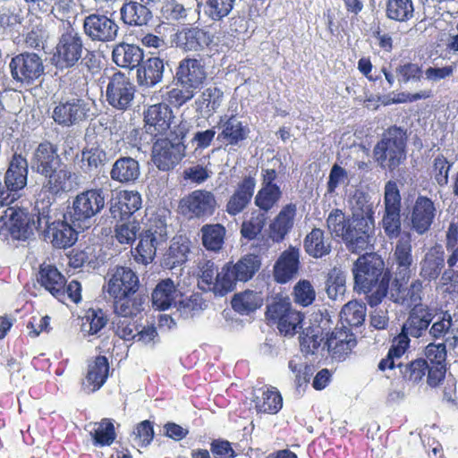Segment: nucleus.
I'll use <instances>...</instances> for the list:
<instances>
[{"mask_svg":"<svg viewBox=\"0 0 458 458\" xmlns=\"http://www.w3.org/2000/svg\"><path fill=\"white\" fill-rule=\"evenodd\" d=\"M35 172L44 177L42 190L53 197L71 191L76 175L62 162L58 148L49 140L40 142L32 158Z\"/></svg>","mask_w":458,"mask_h":458,"instance_id":"1","label":"nucleus"},{"mask_svg":"<svg viewBox=\"0 0 458 458\" xmlns=\"http://www.w3.org/2000/svg\"><path fill=\"white\" fill-rule=\"evenodd\" d=\"M354 289L366 295L370 307H376L386 296L391 275L385 271V262L376 253L360 255L352 267Z\"/></svg>","mask_w":458,"mask_h":458,"instance_id":"2","label":"nucleus"},{"mask_svg":"<svg viewBox=\"0 0 458 458\" xmlns=\"http://www.w3.org/2000/svg\"><path fill=\"white\" fill-rule=\"evenodd\" d=\"M208 78L202 58L187 56L182 59L174 75V86L166 87L162 95L174 107L180 108L190 102L203 87Z\"/></svg>","mask_w":458,"mask_h":458,"instance_id":"3","label":"nucleus"},{"mask_svg":"<svg viewBox=\"0 0 458 458\" xmlns=\"http://www.w3.org/2000/svg\"><path fill=\"white\" fill-rule=\"evenodd\" d=\"M327 225L331 233L342 239L352 253L360 254L372 245L375 222L346 217L341 209L335 208L327 216Z\"/></svg>","mask_w":458,"mask_h":458,"instance_id":"4","label":"nucleus"},{"mask_svg":"<svg viewBox=\"0 0 458 458\" xmlns=\"http://www.w3.org/2000/svg\"><path fill=\"white\" fill-rule=\"evenodd\" d=\"M172 105L164 99V102L149 105L143 111V123L145 131L155 138L169 135L174 141L183 140L189 128L185 120H181L172 127L175 115Z\"/></svg>","mask_w":458,"mask_h":458,"instance_id":"5","label":"nucleus"},{"mask_svg":"<svg viewBox=\"0 0 458 458\" xmlns=\"http://www.w3.org/2000/svg\"><path fill=\"white\" fill-rule=\"evenodd\" d=\"M372 153L374 161L380 168L395 171L407 157L406 131L397 125L389 126L374 146Z\"/></svg>","mask_w":458,"mask_h":458,"instance_id":"6","label":"nucleus"},{"mask_svg":"<svg viewBox=\"0 0 458 458\" xmlns=\"http://www.w3.org/2000/svg\"><path fill=\"white\" fill-rule=\"evenodd\" d=\"M84 50L81 34L68 22L53 49L51 64L59 71L73 69L81 60Z\"/></svg>","mask_w":458,"mask_h":458,"instance_id":"7","label":"nucleus"},{"mask_svg":"<svg viewBox=\"0 0 458 458\" xmlns=\"http://www.w3.org/2000/svg\"><path fill=\"white\" fill-rule=\"evenodd\" d=\"M167 239L166 225L161 219L150 221L148 226L139 233V242L131 250L134 260L139 264L151 263L158 245Z\"/></svg>","mask_w":458,"mask_h":458,"instance_id":"8","label":"nucleus"},{"mask_svg":"<svg viewBox=\"0 0 458 458\" xmlns=\"http://www.w3.org/2000/svg\"><path fill=\"white\" fill-rule=\"evenodd\" d=\"M261 266L260 259L255 254H246L235 263L228 261L222 267V285L224 291L233 292L237 282L246 283L252 279Z\"/></svg>","mask_w":458,"mask_h":458,"instance_id":"9","label":"nucleus"},{"mask_svg":"<svg viewBox=\"0 0 458 458\" xmlns=\"http://www.w3.org/2000/svg\"><path fill=\"white\" fill-rule=\"evenodd\" d=\"M266 318L270 324L276 325L279 333L293 336L303 320V314L293 309L285 300H278L267 305Z\"/></svg>","mask_w":458,"mask_h":458,"instance_id":"10","label":"nucleus"},{"mask_svg":"<svg viewBox=\"0 0 458 458\" xmlns=\"http://www.w3.org/2000/svg\"><path fill=\"white\" fill-rule=\"evenodd\" d=\"M401 200L402 198L397 183L394 181H388L385 185V213L382 219V226L389 239L400 238L402 235Z\"/></svg>","mask_w":458,"mask_h":458,"instance_id":"11","label":"nucleus"},{"mask_svg":"<svg viewBox=\"0 0 458 458\" xmlns=\"http://www.w3.org/2000/svg\"><path fill=\"white\" fill-rule=\"evenodd\" d=\"M9 69L13 80L21 85H32L44 72L41 57L35 53L24 52L14 55Z\"/></svg>","mask_w":458,"mask_h":458,"instance_id":"12","label":"nucleus"},{"mask_svg":"<svg viewBox=\"0 0 458 458\" xmlns=\"http://www.w3.org/2000/svg\"><path fill=\"white\" fill-rule=\"evenodd\" d=\"M105 207V195L100 188L85 190L79 193L72 201L70 212L71 219L81 226L80 223L87 222Z\"/></svg>","mask_w":458,"mask_h":458,"instance_id":"13","label":"nucleus"},{"mask_svg":"<svg viewBox=\"0 0 458 458\" xmlns=\"http://www.w3.org/2000/svg\"><path fill=\"white\" fill-rule=\"evenodd\" d=\"M256 184V172L244 174L234 184L225 206V211L230 216H239L250 207L254 197Z\"/></svg>","mask_w":458,"mask_h":458,"instance_id":"14","label":"nucleus"},{"mask_svg":"<svg viewBox=\"0 0 458 458\" xmlns=\"http://www.w3.org/2000/svg\"><path fill=\"white\" fill-rule=\"evenodd\" d=\"M135 85L122 72H114L106 86V101L114 108L120 111L128 110L134 99Z\"/></svg>","mask_w":458,"mask_h":458,"instance_id":"15","label":"nucleus"},{"mask_svg":"<svg viewBox=\"0 0 458 458\" xmlns=\"http://www.w3.org/2000/svg\"><path fill=\"white\" fill-rule=\"evenodd\" d=\"M156 139L152 149L154 164L161 171L174 169L185 156V145L182 140L173 142L174 140L165 136Z\"/></svg>","mask_w":458,"mask_h":458,"instance_id":"16","label":"nucleus"},{"mask_svg":"<svg viewBox=\"0 0 458 458\" xmlns=\"http://www.w3.org/2000/svg\"><path fill=\"white\" fill-rule=\"evenodd\" d=\"M55 104L52 118L58 125L71 127L88 117V103L79 97L62 98Z\"/></svg>","mask_w":458,"mask_h":458,"instance_id":"17","label":"nucleus"},{"mask_svg":"<svg viewBox=\"0 0 458 458\" xmlns=\"http://www.w3.org/2000/svg\"><path fill=\"white\" fill-rule=\"evenodd\" d=\"M180 207L190 218H208L212 216L217 208L215 194L208 190H195L182 198Z\"/></svg>","mask_w":458,"mask_h":458,"instance_id":"18","label":"nucleus"},{"mask_svg":"<svg viewBox=\"0 0 458 458\" xmlns=\"http://www.w3.org/2000/svg\"><path fill=\"white\" fill-rule=\"evenodd\" d=\"M83 32L93 42L108 43L118 36L119 26L106 14L91 13L83 20Z\"/></svg>","mask_w":458,"mask_h":458,"instance_id":"19","label":"nucleus"},{"mask_svg":"<svg viewBox=\"0 0 458 458\" xmlns=\"http://www.w3.org/2000/svg\"><path fill=\"white\" fill-rule=\"evenodd\" d=\"M356 344V335L345 326L336 327L325 335L324 348L331 359L338 362L345 360Z\"/></svg>","mask_w":458,"mask_h":458,"instance_id":"20","label":"nucleus"},{"mask_svg":"<svg viewBox=\"0 0 458 458\" xmlns=\"http://www.w3.org/2000/svg\"><path fill=\"white\" fill-rule=\"evenodd\" d=\"M424 355V360H428V366L429 368L427 384L430 387L436 388L439 386L445 378L447 370L446 345L445 343H430L426 346Z\"/></svg>","mask_w":458,"mask_h":458,"instance_id":"21","label":"nucleus"},{"mask_svg":"<svg viewBox=\"0 0 458 458\" xmlns=\"http://www.w3.org/2000/svg\"><path fill=\"white\" fill-rule=\"evenodd\" d=\"M212 41L210 33L197 26L182 27L173 38L175 46L185 52L203 51Z\"/></svg>","mask_w":458,"mask_h":458,"instance_id":"22","label":"nucleus"},{"mask_svg":"<svg viewBox=\"0 0 458 458\" xmlns=\"http://www.w3.org/2000/svg\"><path fill=\"white\" fill-rule=\"evenodd\" d=\"M437 215L434 201L427 197L420 195L415 199L411 210V226L419 234L427 233Z\"/></svg>","mask_w":458,"mask_h":458,"instance_id":"23","label":"nucleus"},{"mask_svg":"<svg viewBox=\"0 0 458 458\" xmlns=\"http://www.w3.org/2000/svg\"><path fill=\"white\" fill-rule=\"evenodd\" d=\"M36 279L41 288L59 301L64 302V287L66 284V277L56 266L43 262L38 267Z\"/></svg>","mask_w":458,"mask_h":458,"instance_id":"24","label":"nucleus"},{"mask_svg":"<svg viewBox=\"0 0 458 458\" xmlns=\"http://www.w3.org/2000/svg\"><path fill=\"white\" fill-rule=\"evenodd\" d=\"M139 289V277L130 267L117 266L109 273L106 291L112 298Z\"/></svg>","mask_w":458,"mask_h":458,"instance_id":"25","label":"nucleus"},{"mask_svg":"<svg viewBox=\"0 0 458 458\" xmlns=\"http://www.w3.org/2000/svg\"><path fill=\"white\" fill-rule=\"evenodd\" d=\"M43 235L54 248L64 250L72 247L78 239L77 231L66 221L47 222Z\"/></svg>","mask_w":458,"mask_h":458,"instance_id":"26","label":"nucleus"},{"mask_svg":"<svg viewBox=\"0 0 458 458\" xmlns=\"http://www.w3.org/2000/svg\"><path fill=\"white\" fill-rule=\"evenodd\" d=\"M29 165L27 158L15 152L9 162L4 174V185L11 192H18L27 185Z\"/></svg>","mask_w":458,"mask_h":458,"instance_id":"27","label":"nucleus"},{"mask_svg":"<svg viewBox=\"0 0 458 458\" xmlns=\"http://www.w3.org/2000/svg\"><path fill=\"white\" fill-rule=\"evenodd\" d=\"M396 263V277L408 282L412 274L413 257L411 237L408 233H403L396 242L394 252Z\"/></svg>","mask_w":458,"mask_h":458,"instance_id":"28","label":"nucleus"},{"mask_svg":"<svg viewBox=\"0 0 458 458\" xmlns=\"http://www.w3.org/2000/svg\"><path fill=\"white\" fill-rule=\"evenodd\" d=\"M251 402L258 414H277L283 408V397L276 387L264 386L253 393Z\"/></svg>","mask_w":458,"mask_h":458,"instance_id":"29","label":"nucleus"},{"mask_svg":"<svg viewBox=\"0 0 458 458\" xmlns=\"http://www.w3.org/2000/svg\"><path fill=\"white\" fill-rule=\"evenodd\" d=\"M406 284L407 282L401 280L399 277H395L390 290L393 301L412 308L415 307V305H421L423 286L420 280L417 279L413 281L410 286H406Z\"/></svg>","mask_w":458,"mask_h":458,"instance_id":"30","label":"nucleus"},{"mask_svg":"<svg viewBox=\"0 0 458 458\" xmlns=\"http://www.w3.org/2000/svg\"><path fill=\"white\" fill-rule=\"evenodd\" d=\"M164 72L163 59L156 56L142 59L137 66V83L142 88H152L162 81Z\"/></svg>","mask_w":458,"mask_h":458,"instance_id":"31","label":"nucleus"},{"mask_svg":"<svg viewBox=\"0 0 458 458\" xmlns=\"http://www.w3.org/2000/svg\"><path fill=\"white\" fill-rule=\"evenodd\" d=\"M218 124L221 126V131L217 135V140L226 145L237 146L249 136V127L237 121L233 114L221 116Z\"/></svg>","mask_w":458,"mask_h":458,"instance_id":"32","label":"nucleus"},{"mask_svg":"<svg viewBox=\"0 0 458 458\" xmlns=\"http://www.w3.org/2000/svg\"><path fill=\"white\" fill-rule=\"evenodd\" d=\"M142 205L141 195L137 191H120L111 204L110 212L114 217L130 219Z\"/></svg>","mask_w":458,"mask_h":458,"instance_id":"33","label":"nucleus"},{"mask_svg":"<svg viewBox=\"0 0 458 458\" xmlns=\"http://www.w3.org/2000/svg\"><path fill=\"white\" fill-rule=\"evenodd\" d=\"M150 4L136 0H125L120 8V19L127 26L141 27L152 19Z\"/></svg>","mask_w":458,"mask_h":458,"instance_id":"34","label":"nucleus"},{"mask_svg":"<svg viewBox=\"0 0 458 458\" xmlns=\"http://www.w3.org/2000/svg\"><path fill=\"white\" fill-rule=\"evenodd\" d=\"M300 267V251L295 247H289L282 252L274 267V276L277 283L285 284L298 272Z\"/></svg>","mask_w":458,"mask_h":458,"instance_id":"35","label":"nucleus"},{"mask_svg":"<svg viewBox=\"0 0 458 458\" xmlns=\"http://www.w3.org/2000/svg\"><path fill=\"white\" fill-rule=\"evenodd\" d=\"M297 206L294 203L284 205L269 225V236L276 242H282L294 225Z\"/></svg>","mask_w":458,"mask_h":458,"instance_id":"36","label":"nucleus"},{"mask_svg":"<svg viewBox=\"0 0 458 458\" xmlns=\"http://www.w3.org/2000/svg\"><path fill=\"white\" fill-rule=\"evenodd\" d=\"M445 267V252L441 246L430 248L420 261V276L424 281H436Z\"/></svg>","mask_w":458,"mask_h":458,"instance_id":"37","label":"nucleus"},{"mask_svg":"<svg viewBox=\"0 0 458 458\" xmlns=\"http://www.w3.org/2000/svg\"><path fill=\"white\" fill-rule=\"evenodd\" d=\"M144 58V52L139 46L128 43L115 45L112 51L113 62L119 67L132 70Z\"/></svg>","mask_w":458,"mask_h":458,"instance_id":"38","label":"nucleus"},{"mask_svg":"<svg viewBox=\"0 0 458 458\" xmlns=\"http://www.w3.org/2000/svg\"><path fill=\"white\" fill-rule=\"evenodd\" d=\"M80 63V66L69 72V80L79 87H84L88 85L90 77L100 72L101 64L94 51H88Z\"/></svg>","mask_w":458,"mask_h":458,"instance_id":"39","label":"nucleus"},{"mask_svg":"<svg viewBox=\"0 0 458 458\" xmlns=\"http://www.w3.org/2000/svg\"><path fill=\"white\" fill-rule=\"evenodd\" d=\"M432 321V315L428 307L423 305H415L409 314L407 321L402 327V331L407 332V335L419 338L428 329Z\"/></svg>","mask_w":458,"mask_h":458,"instance_id":"40","label":"nucleus"},{"mask_svg":"<svg viewBox=\"0 0 458 458\" xmlns=\"http://www.w3.org/2000/svg\"><path fill=\"white\" fill-rule=\"evenodd\" d=\"M147 298L139 290L113 297L114 311L115 315L136 317L144 310L143 305Z\"/></svg>","mask_w":458,"mask_h":458,"instance_id":"41","label":"nucleus"},{"mask_svg":"<svg viewBox=\"0 0 458 458\" xmlns=\"http://www.w3.org/2000/svg\"><path fill=\"white\" fill-rule=\"evenodd\" d=\"M139 162L131 157H119L113 165L110 177L120 183H132L140 177Z\"/></svg>","mask_w":458,"mask_h":458,"instance_id":"42","label":"nucleus"},{"mask_svg":"<svg viewBox=\"0 0 458 458\" xmlns=\"http://www.w3.org/2000/svg\"><path fill=\"white\" fill-rule=\"evenodd\" d=\"M108 359L104 355L96 356L88 364L86 381L92 392L99 390L106 382L109 376Z\"/></svg>","mask_w":458,"mask_h":458,"instance_id":"43","label":"nucleus"},{"mask_svg":"<svg viewBox=\"0 0 458 458\" xmlns=\"http://www.w3.org/2000/svg\"><path fill=\"white\" fill-rule=\"evenodd\" d=\"M4 216L8 217L9 232L13 238L17 240H26L32 233L30 219L28 214L21 209L8 208L4 211Z\"/></svg>","mask_w":458,"mask_h":458,"instance_id":"44","label":"nucleus"},{"mask_svg":"<svg viewBox=\"0 0 458 458\" xmlns=\"http://www.w3.org/2000/svg\"><path fill=\"white\" fill-rule=\"evenodd\" d=\"M303 247L306 253L314 259L323 258L331 251V242L320 228H313L305 236Z\"/></svg>","mask_w":458,"mask_h":458,"instance_id":"45","label":"nucleus"},{"mask_svg":"<svg viewBox=\"0 0 458 458\" xmlns=\"http://www.w3.org/2000/svg\"><path fill=\"white\" fill-rule=\"evenodd\" d=\"M411 340L407 332L402 331L393 338L391 346L385 358L378 363V369L386 371V369H393L396 365L395 359H400L410 348Z\"/></svg>","mask_w":458,"mask_h":458,"instance_id":"46","label":"nucleus"},{"mask_svg":"<svg viewBox=\"0 0 458 458\" xmlns=\"http://www.w3.org/2000/svg\"><path fill=\"white\" fill-rule=\"evenodd\" d=\"M203 247L213 252H219L225 244L226 229L219 223L206 224L200 228Z\"/></svg>","mask_w":458,"mask_h":458,"instance_id":"47","label":"nucleus"},{"mask_svg":"<svg viewBox=\"0 0 458 458\" xmlns=\"http://www.w3.org/2000/svg\"><path fill=\"white\" fill-rule=\"evenodd\" d=\"M177 290L172 279L160 281L152 293L153 306L158 310H168L174 302Z\"/></svg>","mask_w":458,"mask_h":458,"instance_id":"48","label":"nucleus"},{"mask_svg":"<svg viewBox=\"0 0 458 458\" xmlns=\"http://www.w3.org/2000/svg\"><path fill=\"white\" fill-rule=\"evenodd\" d=\"M234 311L242 315H248L254 312L263 305L261 293L252 290H245L235 293L231 301Z\"/></svg>","mask_w":458,"mask_h":458,"instance_id":"49","label":"nucleus"},{"mask_svg":"<svg viewBox=\"0 0 458 458\" xmlns=\"http://www.w3.org/2000/svg\"><path fill=\"white\" fill-rule=\"evenodd\" d=\"M396 367L400 370L402 378L408 383L418 385L427 379L429 368L428 360L424 358H417L405 364L399 363Z\"/></svg>","mask_w":458,"mask_h":458,"instance_id":"50","label":"nucleus"},{"mask_svg":"<svg viewBox=\"0 0 458 458\" xmlns=\"http://www.w3.org/2000/svg\"><path fill=\"white\" fill-rule=\"evenodd\" d=\"M201 274L199 276V283L202 284L203 290L211 291L215 294L225 296L229 291H223L222 284V270L217 272V268L212 260H207L204 262L200 268Z\"/></svg>","mask_w":458,"mask_h":458,"instance_id":"51","label":"nucleus"},{"mask_svg":"<svg viewBox=\"0 0 458 458\" xmlns=\"http://www.w3.org/2000/svg\"><path fill=\"white\" fill-rule=\"evenodd\" d=\"M446 250L451 254L447 258L448 267L442 273L440 284L446 293H458V245Z\"/></svg>","mask_w":458,"mask_h":458,"instance_id":"52","label":"nucleus"},{"mask_svg":"<svg viewBox=\"0 0 458 458\" xmlns=\"http://www.w3.org/2000/svg\"><path fill=\"white\" fill-rule=\"evenodd\" d=\"M223 97V91L217 87L212 86L207 88L195 100L196 111L205 113L208 116H211L221 106Z\"/></svg>","mask_w":458,"mask_h":458,"instance_id":"53","label":"nucleus"},{"mask_svg":"<svg viewBox=\"0 0 458 458\" xmlns=\"http://www.w3.org/2000/svg\"><path fill=\"white\" fill-rule=\"evenodd\" d=\"M299 342L303 354H314L325 342L324 329L318 325L305 327L299 335Z\"/></svg>","mask_w":458,"mask_h":458,"instance_id":"54","label":"nucleus"},{"mask_svg":"<svg viewBox=\"0 0 458 458\" xmlns=\"http://www.w3.org/2000/svg\"><path fill=\"white\" fill-rule=\"evenodd\" d=\"M108 320L102 309L89 308L81 318V331L87 335H96L107 325Z\"/></svg>","mask_w":458,"mask_h":458,"instance_id":"55","label":"nucleus"},{"mask_svg":"<svg viewBox=\"0 0 458 458\" xmlns=\"http://www.w3.org/2000/svg\"><path fill=\"white\" fill-rule=\"evenodd\" d=\"M140 230V224L135 218L132 220L119 218L114 228V237L120 244L131 246L135 242Z\"/></svg>","mask_w":458,"mask_h":458,"instance_id":"56","label":"nucleus"},{"mask_svg":"<svg viewBox=\"0 0 458 458\" xmlns=\"http://www.w3.org/2000/svg\"><path fill=\"white\" fill-rule=\"evenodd\" d=\"M282 195L280 186H261L254 196V204L258 211L267 214L277 205Z\"/></svg>","mask_w":458,"mask_h":458,"instance_id":"57","label":"nucleus"},{"mask_svg":"<svg viewBox=\"0 0 458 458\" xmlns=\"http://www.w3.org/2000/svg\"><path fill=\"white\" fill-rule=\"evenodd\" d=\"M386 16L392 21L406 22L414 16L412 0H386Z\"/></svg>","mask_w":458,"mask_h":458,"instance_id":"58","label":"nucleus"},{"mask_svg":"<svg viewBox=\"0 0 458 458\" xmlns=\"http://www.w3.org/2000/svg\"><path fill=\"white\" fill-rule=\"evenodd\" d=\"M367 308L364 303L351 301L342 308L340 320L343 326L356 327L361 326L365 320Z\"/></svg>","mask_w":458,"mask_h":458,"instance_id":"59","label":"nucleus"},{"mask_svg":"<svg viewBox=\"0 0 458 458\" xmlns=\"http://www.w3.org/2000/svg\"><path fill=\"white\" fill-rule=\"evenodd\" d=\"M95 446H110L116 439V432L114 420L104 418L96 423V428L90 432Z\"/></svg>","mask_w":458,"mask_h":458,"instance_id":"60","label":"nucleus"},{"mask_svg":"<svg viewBox=\"0 0 458 458\" xmlns=\"http://www.w3.org/2000/svg\"><path fill=\"white\" fill-rule=\"evenodd\" d=\"M266 214L258 210L252 211L248 219L242 221L240 233L248 242L258 239L266 225Z\"/></svg>","mask_w":458,"mask_h":458,"instance_id":"61","label":"nucleus"},{"mask_svg":"<svg viewBox=\"0 0 458 458\" xmlns=\"http://www.w3.org/2000/svg\"><path fill=\"white\" fill-rule=\"evenodd\" d=\"M23 16L14 5L0 4V29L5 33L18 31Z\"/></svg>","mask_w":458,"mask_h":458,"instance_id":"62","label":"nucleus"},{"mask_svg":"<svg viewBox=\"0 0 458 458\" xmlns=\"http://www.w3.org/2000/svg\"><path fill=\"white\" fill-rule=\"evenodd\" d=\"M106 161V153L99 147L84 148L81 151L80 167L85 174L96 171L105 165Z\"/></svg>","mask_w":458,"mask_h":458,"instance_id":"63","label":"nucleus"},{"mask_svg":"<svg viewBox=\"0 0 458 458\" xmlns=\"http://www.w3.org/2000/svg\"><path fill=\"white\" fill-rule=\"evenodd\" d=\"M134 318L131 316L116 315L112 322L114 335L123 341L136 339L139 324Z\"/></svg>","mask_w":458,"mask_h":458,"instance_id":"64","label":"nucleus"}]
</instances>
